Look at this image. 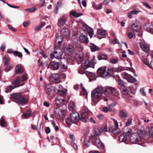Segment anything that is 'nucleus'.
<instances>
[{
	"instance_id": "obj_20",
	"label": "nucleus",
	"mask_w": 153,
	"mask_h": 153,
	"mask_svg": "<svg viewBox=\"0 0 153 153\" xmlns=\"http://www.w3.org/2000/svg\"><path fill=\"white\" fill-rule=\"evenodd\" d=\"M22 79L20 78H17L12 83L13 85H16L19 83L22 82L24 81L27 80L26 76V75H23L21 76Z\"/></svg>"
},
{
	"instance_id": "obj_58",
	"label": "nucleus",
	"mask_w": 153,
	"mask_h": 153,
	"mask_svg": "<svg viewBox=\"0 0 153 153\" xmlns=\"http://www.w3.org/2000/svg\"><path fill=\"white\" fill-rule=\"evenodd\" d=\"M115 104L114 103H112L111 104L109 105L108 108L109 110V111H111L112 107L115 106Z\"/></svg>"
},
{
	"instance_id": "obj_45",
	"label": "nucleus",
	"mask_w": 153,
	"mask_h": 153,
	"mask_svg": "<svg viewBox=\"0 0 153 153\" xmlns=\"http://www.w3.org/2000/svg\"><path fill=\"white\" fill-rule=\"evenodd\" d=\"M63 41L62 37L61 36H58L56 39V42H57L59 45H61Z\"/></svg>"
},
{
	"instance_id": "obj_35",
	"label": "nucleus",
	"mask_w": 153,
	"mask_h": 153,
	"mask_svg": "<svg viewBox=\"0 0 153 153\" xmlns=\"http://www.w3.org/2000/svg\"><path fill=\"white\" fill-rule=\"evenodd\" d=\"M91 137L92 143L94 145L96 146V144H97L98 143L100 142V139L98 138L94 137L93 135H91Z\"/></svg>"
},
{
	"instance_id": "obj_52",
	"label": "nucleus",
	"mask_w": 153,
	"mask_h": 153,
	"mask_svg": "<svg viewBox=\"0 0 153 153\" xmlns=\"http://www.w3.org/2000/svg\"><path fill=\"white\" fill-rule=\"evenodd\" d=\"M71 146L73 147L74 149L76 150L78 149L77 145L76 143L74 142H71Z\"/></svg>"
},
{
	"instance_id": "obj_63",
	"label": "nucleus",
	"mask_w": 153,
	"mask_h": 153,
	"mask_svg": "<svg viewBox=\"0 0 153 153\" xmlns=\"http://www.w3.org/2000/svg\"><path fill=\"white\" fill-rule=\"evenodd\" d=\"M118 82L119 85L122 86H124L125 84V82H124L123 80L121 79L118 81Z\"/></svg>"
},
{
	"instance_id": "obj_15",
	"label": "nucleus",
	"mask_w": 153,
	"mask_h": 153,
	"mask_svg": "<svg viewBox=\"0 0 153 153\" xmlns=\"http://www.w3.org/2000/svg\"><path fill=\"white\" fill-rule=\"evenodd\" d=\"M83 139V147H88L90 146V140H91V135L89 136H85L82 138L81 139L82 140Z\"/></svg>"
},
{
	"instance_id": "obj_4",
	"label": "nucleus",
	"mask_w": 153,
	"mask_h": 153,
	"mask_svg": "<svg viewBox=\"0 0 153 153\" xmlns=\"http://www.w3.org/2000/svg\"><path fill=\"white\" fill-rule=\"evenodd\" d=\"M79 119L78 113L76 111H74L71 114L70 116L66 120V123L68 125L70 126L73 123L76 124Z\"/></svg>"
},
{
	"instance_id": "obj_33",
	"label": "nucleus",
	"mask_w": 153,
	"mask_h": 153,
	"mask_svg": "<svg viewBox=\"0 0 153 153\" xmlns=\"http://www.w3.org/2000/svg\"><path fill=\"white\" fill-rule=\"evenodd\" d=\"M127 114L124 110H121L120 111V117L122 120H124L127 117Z\"/></svg>"
},
{
	"instance_id": "obj_9",
	"label": "nucleus",
	"mask_w": 153,
	"mask_h": 153,
	"mask_svg": "<svg viewBox=\"0 0 153 153\" xmlns=\"http://www.w3.org/2000/svg\"><path fill=\"white\" fill-rule=\"evenodd\" d=\"M131 133V130L130 129L127 132L123 133L119 136V141L122 143L124 142L126 144H128V143L127 141V137H129Z\"/></svg>"
},
{
	"instance_id": "obj_51",
	"label": "nucleus",
	"mask_w": 153,
	"mask_h": 153,
	"mask_svg": "<svg viewBox=\"0 0 153 153\" xmlns=\"http://www.w3.org/2000/svg\"><path fill=\"white\" fill-rule=\"evenodd\" d=\"M131 88H130V90L131 93L133 94H135L137 89L136 87L134 86L133 87H131Z\"/></svg>"
},
{
	"instance_id": "obj_24",
	"label": "nucleus",
	"mask_w": 153,
	"mask_h": 153,
	"mask_svg": "<svg viewBox=\"0 0 153 153\" xmlns=\"http://www.w3.org/2000/svg\"><path fill=\"white\" fill-rule=\"evenodd\" d=\"M62 35L64 37H68L69 35V30L66 28H64L61 30Z\"/></svg>"
},
{
	"instance_id": "obj_44",
	"label": "nucleus",
	"mask_w": 153,
	"mask_h": 153,
	"mask_svg": "<svg viewBox=\"0 0 153 153\" xmlns=\"http://www.w3.org/2000/svg\"><path fill=\"white\" fill-rule=\"evenodd\" d=\"M13 55L15 56H17L19 58H22V53L18 51H15L13 52Z\"/></svg>"
},
{
	"instance_id": "obj_47",
	"label": "nucleus",
	"mask_w": 153,
	"mask_h": 153,
	"mask_svg": "<svg viewBox=\"0 0 153 153\" xmlns=\"http://www.w3.org/2000/svg\"><path fill=\"white\" fill-rule=\"evenodd\" d=\"M96 57L95 56H94L92 59V63H91V68H94L95 65L96 63Z\"/></svg>"
},
{
	"instance_id": "obj_25",
	"label": "nucleus",
	"mask_w": 153,
	"mask_h": 153,
	"mask_svg": "<svg viewBox=\"0 0 153 153\" xmlns=\"http://www.w3.org/2000/svg\"><path fill=\"white\" fill-rule=\"evenodd\" d=\"M92 113L88 109H86L81 113V115L82 117H85L87 118Z\"/></svg>"
},
{
	"instance_id": "obj_28",
	"label": "nucleus",
	"mask_w": 153,
	"mask_h": 153,
	"mask_svg": "<svg viewBox=\"0 0 153 153\" xmlns=\"http://www.w3.org/2000/svg\"><path fill=\"white\" fill-rule=\"evenodd\" d=\"M140 47L143 51L147 52L149 50V48L148 45L144 43H141L140 44Z\"/></svg>"
},
{
	"instance_id": "obj_36",
	"label": "nucleus",
	"mask_w": 153,
	"mask_h": 153,
	"mask_svg": "<svg viewBox=\"0 0 153 153\" xmlns=\"http://www.w3.org/2000/svg\"><path fill=\"white\" fill-rule=\"evenodd\" d=\"M66 20L65 18H61L58 19V26H61L64 25L66 22Z\"/></svg>"
},
{
	"instance_id": "obj_26",
	"label": "nucleus",
	"mask_w": 153,
	"mask_h": 153,
	"mask_svg": "<svg viewBox=\"0 0 153 153\" xmlns=\"http://www.w3.org/2000/svg\"><path fill=\"white\" fill-rule=\"evenodd\" d=\"M4 116H3L0 119V126L1 127H7L8 126L7 122L4 119Z\"/></svg>"
},
{
	"instance_id": "obj_8",
	"label": "nucleus",
	"mask_w": 153,
	"mask_h": 153,
	"mask_svg": "<svg viewBox=\"0 0 153 153\" xmlns=\"http://www.w3.org/2000/svg\"><path fill=\"white\" fill-rule=\"evenodd\" d=\"M141 134H139L137 133H133L129 137L130 142L133 144H137L140 142L141 139Z\"/></svg>"
},
{
	"instance_id": "obj_64",
	"label": "nucleus",
	"mask_w": 153,
	"mask_h": 153,
	"mask_svg": "<svg viewBox=\"0 0 153 153\" xmlns=\"http://www.w3.org/2000/svg\"><path fill=\"white\" fill-rule=\"evenodd\" d=\"M114 78L116 80L117 82H118L120 79V76L118 75H114Z\"/></svg>"
},
{
	"instance_id": "obj_46",
	"label": "nucleus",
	"mask_w": 153,
	"mask_h": 153,
	"mask_svg": "<svg viewBox=\"0 0 153 153\" xmlns=\"http://www.w3.org/2000/svg\"><path fill=\"white\" fill-rule=\"evenodd\" d=\"M15 71L17 73L19 74L21 72V66L20 65H17L16 67Z\"/></svg>"
},
{
	"instance_id": "obj_49",
	"label": "nucleus",
	"mask_w": 153,
	"mask_h": 153,
	"mask_svg": "<svg viewBox=\"0 0 153 153\" xmlns=\"http://www.w3.org/2000/svg\"><path fill=\"white\" fill-rule=\"evenodd\" d=\"M63 3L62 1L59 0L57 2V4L56 5V7L59 9L62 5Z\"/></svg>"
},
{
	"instance_id": "obj_48",
	"label": "nucleus",
	"mask_w": 153,
	"mask_h": 153,
	"mask_svg": "<svg viewBox=\"0 0 153 153\" xmlns=\"http://www.w3.org/2000/svg\"><path fill=\"white\" fill-rule=\"evenodd\" d=\"M95 146L97 147L100 149H103L104 147V146L103 143L100 140L99 143H98L97 144H96V146Z\"/></svg>"
},
{
	"instance_id": "obj_23",
	"label": "nucleus",
	"mask_w": 153,
	"mask_h": 153,
	"mask_svg": "<svg viewBox=\"0 0 153 153\" xmlns=\"http://www.w3.org/2000/svg\"><path fill=\"white\" fill-rule=\"evenodd\" d=\"M54 112L56 118L58 119H60L62 116L61 109L59 108H56Z\"/></svg>"
},
{
	"instance_id": "obj_56",
	"label": "nucleus",
	"mask_w": 153,
	"mask_h": 153,
	"mask_svg": "<svg viewBox=\"0 0 153 153\" xmlns=\"http://www.w3.org/2000/svg\"><path fill=\"white\" fill-rule=\"evenodd\" d=\"M123 70H125V67L121 66H119L117 68V71L118 72H121Z\"/></svg>"
},
{
	"instance_id": "obj_27",
	"label": "nucleus",
	"mask_w": 153,
	"mask_h": 153,
	"mask_svg": "<svg viewBox=\"0 0 153 153\" xmlns=\"http://www.w3.org/2000/svg\"><path fill=\"white\" fill-rule=\"evenodd\" d=\"M122 97L124 99L130 97H131L128 92L127 89L126 88L123 89L122 90Z\"/></svg>"
},
{
	"instance_id": "obj_54",
	"label": "nucleus",
	"mask_w": 153,
	"mask_h": 153,
	"mask_svg": "<svg viewBox=\"0 0 153 153\" xmlns=\"http://www.w3.org/2000/svg\"><path fill=\"white\" fill-rule=\"evenodd\" d=\"M3 61L4 62V66H6L8 65V61L7 58L6 57H4L3 58Z\"/></svg>"
},
{
	"instance_id": "obj_29",
	"label": "nucleus",
	"mask_w": 153,
	"mask_h": 153,
	"mask_svg": "<svg viewBox=\"0 0 153 153\" xmlns=\"http://www.w3.org/2000/svg\"><path fill=\"white\" fill-rule=\"evenodd\" d=\"M93 134H92V135H93L94 137L100 136L101 134V130L98 128H96L94 129Z\"/></svg>"
},
{
	"instance_id": "obj_17",
	"label": "nucleus",
	"mask_w": 153,
	"mask_h": 153,
	"mask_svg": "<svg viewBox=\"0 0 153 153\" xmlns=\"http://www.w3.org/2000/svg\"><path fill=\"white\" fill-rule=\"evenodd\" d=\"M61 68L65 71L68 69L67 64H68V60L65 58L62 59L60 62Z\"/></svg>"
},
{
	"instance_id": "obj_16",
	"label": "nucleus",
	"mask_w": 153,
	"mask_h": 153,
	"mask_svg": "<svg viewBox=\"0 0 153 153\" xmlns=\"http://www.w3.org/2000/svg\"><path fill=\"white\" fill-rule=\"evenodd\" d=\"M64 52L66 55L70 56L74 53V48L72 46L68 45L65 48Z\"/></svg>"
},
{
	"instance_id": "obj_43",
	"label": "nucleus",
	"mask_w": 153,
	"mask_h": 153,
	"mask_svg": "<svg viewBox=\"0 0 153 153\" xmlns=\"http://www.w3.org/2000/svg\"><path fill=\"white\" fill-rule=\"evenodd\" d=\"M36 9L37 8L36 7H33L32 8L26 9L25 10V11L27 12L33 13L36 11Z\"/></svg>"
},
{
	"instance_id": "obj_41",
	"label": "nucleus",
	"mask_w": 153,
	"mask_h": 153,
	"mask_svg": "<svg viewBox=\"0 0 153 153\" xmlns=\"http://www.w3.org/2000/svg\"><path fill=\"white\" fill-rule=\"evenodd\" d=\"M102 6V4L100 3L98 5H97L95 3H94L92 4V7L95 10H100L101 9Z\"/></svg>"
},
{
	"instance_id": "obj_22",
	"label": "nucleus",
	"mask_w": 153,
	"mask_h": 153,
	"mask_svg": "<svg viewBox=\"0 0 153 153\" xmlns=\"http://www.w3.org/2000/svg\"><path fill=\"white\" fill-rule=\"evenodd\" d=\"M50 65L53 70H57L59 67V63L56 61H52L50 63Z\"/></svg>"
},
{
	"instance_id": "obj_3",
	"label": "nucleus",
	"mask_w": 153,
	"mask_h": 153,
	"mask_svg": "<svg viewBox=\"0 0 153 153\" xmlns=\"http://www.w3.org/2000/svg\"><path fill=\"white\" fill-rule=\"evenodd\" d=\"M10 96L12 99L16 100V102L18 104L21 105H24L28 101L27 98L21 96L19 93H13Z\"/></svg>"
},
{
	"instance_id": "obj_60",
	"label": "nucleus",
	"mask_w": 153,
	"mask_h": 153,
	"mask_svg": "<svg viewBox=\"0 0 153 153\" xmlns=\"http://www.w3.org/2000/svg\"><path fill=\"white\" fill-rule=\"evenodd\" d=\"M140 91L141 94L143 96H146V93L144 91V89L143 88H141L140 89Z\"/></svg>"
},
{
	"instance_id": "obj_21",
	"label": "nucleus",
	"mask_w": 153,
	"mask_h": 153,
	"mask_svg": "<svg viewBox=\"0 0 153 153\" xmlns=\"http://www.w3.org/2000/svg\"><path fill=\"white\" fill-rule=\"evenodd\" d=\"M79 39L81 42L83 43L87 44L89 42V40L87 37L82 33L80 35Z\"/></svg>"
},
{
	"instance_id": "obj_38",
	"label": "nucleus",
	"mask_w": 153,
	"mask_h": 153,
	"mask_svg": "<svg viewBox=\"0 0 153 153\" xmlns=\"http://www.w3.org/2000/svg\"><path fill=\"white\" fill-rule=\"evenodd\" d=\"M24 85V83H23L22 85H21V86H22ZM20 86V85H18L17 86H8L6 88L5 92L7 93H8L10 91H11L14 88L19 87Z\"/></svg>"
},
{
	"instance_id": "obj_37",
	"label": "nucleus",
	"mask_w": 153,
	"mask_h": 153,
	"mask_svg": "<svg viewBox=\"0 0 153 153\" xmlns=\"http://www.w3.org/2000/svg\"><path fill=\"white\" fill-rule=\"evenodd\" d=\"M145 27L148 31L153 33V25L147 24Z\"/></svg>"
},
{
	"instance_id": "obj_31",
	"label": "nucleus",
	"mask_w": 153,
	"mask_h": 153,
	"mask_svg": "<svg viewBox=\"0 0 153 153\" xmlns=\"http://www.w3.org/2000/svg\"><path fill=\"white\" fill-rule=\"evenodd\" d=\"M89 46L92 52H95L99 50L98 47L93 43L89 44Z\"/></svg>"
},
{
	"instance_id": "obj_57",
	"label": "nucleus",
	"mask_w": 153,
	"mask_h": 153,
	"mask_svg": "<svg viewBox=\"0 0 153 153\" xmlns=\"http://www.w3.org/2000/svg\"><path fill=\"white\" fill-rule=\"evenodd\" d=\"M125 70L133 72L134 73H135V71L134 69L131 68L130 67H125Z\"/></svg>"
},
{
	"instance_id": "obj_32",
	"label": "nucleus",
	"mask_w": 153,
	"mask_h": 153,
	"mask_svg": "<svg viewBox=\"0 0 153 153\" xmlns=\"http://www.w3.org/2000/svg\"><path fill=\"white\" fill-rule=\"evenodd\" d=\"M51 78L52 80L54 81L58 82L60 80L59 75L57 73L52 74Z\"/></svg>"
},
{
	"instance_id": "obj_11",
	"label": "nucleus",
	"mask_w": 153,
	"mask_h": 153,
	"mask_svg": "<svg viewBox=\"0 0 153 153\" xmlns=\"http://www.w3.org/2000/svg\"><path fill=\"white\" fill-rule=\"evenodd\" d=\"M121 75L123 79L127 80L129 82L133 83L136 82L137 81L135 78L126 72H122Z\"/></svg>"
},
{
	"instance_id": "obj_42",
	"label": "nucleus",
	"mask_w": 153,
	"mask_h": 153,
	"mask_svg": "<svg viewBox=\"0 0 153 153\" xmlns=\"http://www.w3.org/2000/svg\"><path fill=\"white\" fill-rule=\"evenodd\" d=\"M131 27L132 28V30L136 32H138L139 31V29L138 28V26L137 25L133 23Z\"/></svg>"
},
{
	"instance_id": "obj_2",
	"label": "nucleus",
	"mask_w": 153,
	"mask_h": 153,
	"mask_svg": "<svg viewBox=\"0 0 153 153\" xmlns=\"http://www.w3.org/2000/svg\"><path fill=\"white\" fill-rule=\"evenodd\" d=\"M104 94L107 96L111 94L115 100H118L120 99L119 91L115 88L108 87H105Z\"/></svg>"
},
{
	"instance_id": "obj_59",
	"label": "nucleus",
	"mask_w": 153,
	"mask_h": 153,
	"mask_svg": "<svg viewBox=\"0 0 153 153\" xmlns=\"http://www.w3.org/2000/svg\"><path fill=\"white\" fill-rule=\"evenodd\" d=\"M87 118H86L85 117H83L81 116V117H79V119L80 120H81L84 123H86L87 122V120H86V119Z\"/></svg>"
},
{
	"instance_id": "obj_14",
	"label": "nucleus",
	"mask_w": 153,
	"mask_h": 153,
	"mask_svg": "<svg viewBox=\"0 0 153 153\" xmlns=\"http://www.w3.org/2000/svg\"><path fill=\"white\" fill-rule=\"evenodd\" d=\"M97 38L99 39H101L105 38L107 34V32L106 30L100 29L97 30Z\"/></svg>"
},
{
	"instance_id": "obj_53",
	"label": "nucleus",
	"mask_w": 153,
	"mask_h": 153,
	"mask_svg": "<svg viewBox=\"0 0 153 153\" xmlns=\"http://www.w3.org/2000/svg\"><path fill=\"white\" fill-rule=\"evenodd\" d=\"M12 68V66L11 65H7V67L5 69L4 71L6 72H7L10 70Z\"/></svg>"
},
{
	"instance_id": "obj_7",
	"label": "nucleus",
	"mask_w": 153,
	"mask_h": 153,
	"mask_svg": "<svg viewBox=\"0 0 153 153\" xmlns=\"http://www.w3.org/2000/svg\"><path fill=\"white\" fill-rule=\"evenodd\" d=\"M63 52L62 50L60 48H55L53 53L50 54L51 58H55L57 59H63L62 58Z\"/></svg>"
},
{
	"instance_id": "obj_61",
	"label": "nucleus",
	"mask_w": 153,
	"mask_h": 153,
	"mask_svg": "<svg viewBox=\"0 0 153 153\" xmlns=\"http://www.w3.org/2000/svg\"><path fill=\"white\" fill-rule=\"evenodd\" d=\"M131 121L132 119L131 118L129 119L126 123V126H129L131 124Z\"/></svg>"
},
{
	"instance_id": "obj_50",
	"label": "nucleus",
	"mask_w": 153,
	"mask_h": 153,
	"mask_svg": "<svg viewBox=\"0 0 153 153\" xmlns=\"http://www.w3.org/2000/svg\"><path fill=\"white\" fill-rule=\"evenodd\" d=\"M118 62V60L117 59L115 58H112L110 59V62L112 64H116Z\"/></svg>"
},
{
	"instance_id": "obj_18",
	"label": "nucleus",
	"mask_w": 153,
	"mask_h": 153,
	"mask_svg": "<svg viewBox=\"0 0 153 153\" xmlns=\"http://www.w3.org/2000/svg\"><path fill=\"white\" fill-rule=\"evenodd\" d=\"M82 67L84 69H86L89 67H91V63L90 60L87 59L83 60L82 64Z\"/></svg>"
},
{
	"instance_id": "obj_30",
	"label": "nucleus",
	"mask_w": 153,
	"mask_h": 153,
	"mask_svg": "<svg viewBox=\"0 0 153 153\" xmlns=\"http://www.w3.org/2000/svg\"><path fill=\"white\" fill-rule=\"evenodd\" d=\"M140 12V11H137L135 9H134L133 10L128 13V16L129 19H131L132 18V15H136Z\"/></svg>"
},
{
	"instance_id": "obj_10",
	"label": "nucleus",
	"mask_w": 153,
	"mask_h": 153,
	"mask_svg": "<svg viewBox=\"0 0 153 153\" xmlns=\"http://www.w3.org/2000/svg\"><path fill=\"white\" fill-rule=\"evenodd\" d=\"M114 121L115 125V126H112L110 127L109 129V132H111L115 135H118L120 133V131L118 128V124L117 121L114 119Z\"/></svg>"
},
{
	"instance_id": "obj_12",
	"label": "nucleus",
	"mask_w": 153,
	"mask_h": 153,
	"mask_svg": "<svg viewBox=\"0 0 153 153\" xmlns=\"http://www.w3.org/2000/svg\"><path fill=\"white\" fill-rule=\"evenodd\" d=\"M65 97H62L61 95H58L56 98L55 100L54 101L53 103L56 104L58 107L62 106L65 101Z\"/></svg>"
},
{
	"instance_id": "obj_34",
	"label": "nucleus",
	"mask_w": 153,
	"mask_h": 153,
	"mask_svg": "<svg viewBox=\"0 0 153 153\" xmlns=\"http://www.w3.org/2000/svg\"><path fill=\"white\" fill-rule=\"evenodd\" d=\"M70 14L76 18L78 17L83 15V14L82 13H78L76 12L74 10H71L70 12Z\"/></svg>"
},
{
	"instance_id": "obj_39",
	"label": "nucleus",
	"mask_w": 153,
	"mask_h": 153,
	"mask_svg": "<svg viewBox=\"0 0 153 153\" xmlns=\"http://www.w3.org/2000/svg\"><path fill=\"white\" fill-rule=\"evenodd\" d=\"M31 114V111L30 110L27 111L26 113L22 115V117L24 119H26L30 117Z\"/></svg>"
},
{
	"instance_id": "obj_13",
	"label": "nucleus",
	"mask_w": 153,
	"mask_h": 153,
	"mask_svg": "<svg viewBox=\"0 0 153 153\" xmlns=\"http://www.w3.org/2000/svg\"><path fill=\"white\" fill-rule=\"evenodd\" d=\"M82 30L85 33L87 32L90 37L91 38L93 35V29L89 27L85 24H82Z\"/></svg>"
},
{
	"instance_id": "obj_1",
	"label": "nucleus",
	"mask_w": 153,
	"mask_h": 153,
	"mask_svg": "<svg viewBox=\"0 0 153 153\" xmlns=\"http://www.w3.org/2000/svg\"><path fill=\"white\" fill-rule=\"evenodd\" d=\"M104 88L99 87L93 91L91 93V103L92 105H95L99 101V99L102 93H104Z\"/></svg>"
},
{
	"instance_id": "obj_62",
	"label": "nucleus",
	"mask_w": 153,
	"mask_h": 153,
	"mask_svg": "<svg viewBox=\"0 0 153 153\" xmlns=\"http://www.w3.org/2000/svg\"><path fill=\"white\" fill-rule=\"evenodd\" d=\"M81 85L82 86V90L83 92V94L84 95H86L87 94V93L86 91L85 88L82 86V84H81Z\"/></svg>"
},
{
	"instance_id": "obj_6",
	"label": "nucleus",
	"mask_w": 153,
	"mask_h": 153,
	"mask_svg": "<svg viewBox=\"0 0 153 153\" xmlns=\"http://www.w3.org/2000/svg\"><path fill=\"white\" fill-rule=\"evenodd\" d=\"M53 91L56 94H58V95H61L62 97L65 96L67 92V91L59 84H57L55 85Z\"/></svg>"
},
{
	"instance_id": "obj_40",
	"label": "nucleus",
	"mask_w": 153,
	"mask_h": 153,
	"mask_svg": "<svg viewBox=\"0 0 153 153\" xmlns=\"http://www.w3.org/2000/svg\"><path fill=\"white\" fill-rule=\"evenodd\" d=\"M98 59L99 60H107L108 58V56L106 54H102L100 55L97 56Z\"/></svg>"
},
{
	"instance_id": "obj_5",
	"label": "nucleus",
	"mask_w": 153,
	"mask_h": 153,
	"mask_svg": "<svg viewBox=\"0 0 153 153\" xmlns=\"http://www.w3.org/2000/svg\"><path fill=\"white\" fill-rule=\"evenodd\" d=\"M106 67H101L99 68L97 71V73L101 77L103 78L108 77L109 76V72H111L112 70L111 69H108L107 70L108 71H106Z\"/></svg>"
},
{
	"instance_id": "obj_19",
	"label": "nucleus",
	"mask_w": 153,
	"mask_h": 153,
	"mask_svg": "<svg viewBox=\"0 0 153 153\" xmlns=\"http://www.w3.org/2000/svg\"><path fill=\"white\" fill-rule=\"evenodd\" d=\"M45 90L48 96H50L53 91V87L52 85L50 84H47L45 87Z\"/></svg>"
},
{
	"instance_id": "obj_55",
	"label": "nucleus",
	"mask_w": 153,
	"mask_h": 153,
	"mask_svg": "<svg viewBox=\"0 0 153 153\" xmlns=\"http://www.w3.org/2000/svg\"><path fill=\"white\" fill-rule=\"evenodd\" d=\"M70 138L71 139V142H74L75 140V139L74 137V134H70L69 135Z\"/></svg>"
}]
</instances>
